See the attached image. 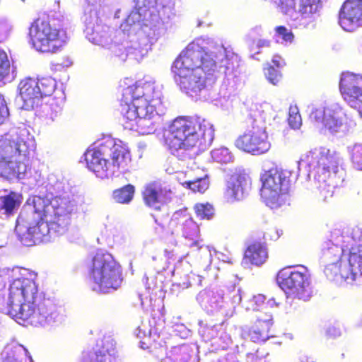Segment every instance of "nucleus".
<instances>
[{
    "instance_id": "nucleus-33",
    "label": "nucleus",
    "mask_w": 362,
    "mask_h": 362,
    "mask_svg": "<svg viewBox=\"0 0 362 362\" xmlns=\"http://www.w3.org/2000/svg\"><path fill=\"white\" fill-rule=\"evenodd\" d=\"M11 63L7 53L0 49V81L3 80L10 73Z\"/></svg>"
},
{
    "instance_id": "nucleus-4",
    "label": "nucleus",
    "mask_w": 362,
    "mask_h": 362,
    "mask_svg": "<svg viewBox=\"0 0 362 362\" xmlns=\"http://www.w3.org/2000/svg\"><path fill=\"white\" fill-rule=\"evenodd\" d=\"M37 276V273L22 268L9 286L8 313L24 326H45L56 317L57 305L40 291Z\"/></svg>"
},
{
    "instance_id": "nucleus-40",
    "label": "nucleus",
    "mask_w": 362,
    "mask_h": 362,
    "mask_svg": "<svg viewBox=\"0 0 362 362\" xmlns=\"http://www.w3.org/2000/svg\"><path fill=\"white\" fill-rule=\"evenodd\" d=\"M8 116V110L6 100L3 95H0V125L3 124L5 119Z\"/></svg>"
},
{
    "instance_id": "nucleus-12",
    "label": "nucleus",
    "mask_w": 362,
    "mask_h": 362,
    "mask_svg": "<svg viewBox=\"0 0 362 362\" xmlns=\"http://www.w3.org/2000/svg\"><path fill=\"white\" fill-rule=\"evenodd\" d=\"M291 174V170L277 165L261 174V197L268 206L276 209L281 206L282 195L289 191Z\"/></svg>"
},
{
    "instance_id": "nucleus-44",
    "label": "nucleus",
    "mask_w": 362,
    "mask_h": 362,
    "mask_svg": "<svg viewBox=\"0 0 362 362\" xmlns=\"http://www.w3.org/2000/svg\"><path fill=\"white\" fill-rule=\"evenodd\" d=\"M261 45H265V46H269V42H263L262 44Z\"/></svg>"
},
{
    "instance_id": "nucleus-47",
    "label": "nucleus",
    "mask_w": 362,
    "mask_h": 362,
    "mask_svg": "<svg viewBox=\"0 0 362 362\" xmlns=\"http://www.w3.org/2000/svg\"><path fill=\"white\" fill-rule=\"evenodd\" d=\"M197 244H198V241H197V240H196V241H194V242L193 243V245H197Z\"/></svg>"
},
{
    "instance_id": "nucleus-3",
    "label": "nucleus",
    "mask_w": 362,
    "mask_h": 362,
    "mask_svg": "<svg viewBox=\"0 0 362 362\" xmlns=\"http://www.w3.org/2000/svg\"><path fill=\"white\" fill-rule=\"evenodd\" d=\"M30 213L37 216L34 221L27 217L17 220L16 230L28 245L47 242L52 235L66 233L71 223L74 204L65 197L55 196L51 200L34 196L28 203Z\"/></svg>"
},
{
    "instance_id": "nucleus-10",
    "label": "nucleus",
    "mask_w": 362,
    "mask_h": 362,
    "mask_svg": "<svg viewBox=\"0 0 362 362\" xmlns=\"http://www.w3.org/2000/svg\"><path fill=\"white\" fill-rule=\"evenodd\" d=\"M49 16H40L30 25L29 36L35 49L43 53H56L66 44L68 36L63 28L62 20Z\"/></svg>"
},
{
    "instance_id": "nucleus-30",
    "label": "nucleus",
    "mask_w": 362,
    "mask_h": 362,
    "mask_svg": "<svg viewBox=\"0 0 362 362\" xmlns=\"http://www.w3.org/2000/svg\"><path fill=\"white\" fill-rule=\"evenodd\" d=\"M39 87L42 98L50 95L55 90L57 83L55 80L50 77H42L36 80Z\"/></svg>"
},
{
    "instance_id": "nucleus-31",
    "label": "nucleus",
    "mask_w": 362,
    "mask_h": 362,
    "mask_svg": "<svg viewBox=\"0 0 362 362\" xmlns=\"http://www.w3.org/2000/svg\"><path fill=\"white\" fill-rule=\"evenodd\" d=\"M324 263L326 264L324 272L328 279H335L338 276L343 279L342 273L344 272V269H341V262H334L333 261Z\"/></svg>"
},
{
    "instance_id": "nucleus-32",
    "label": "nucleus",
    "mask_w": 362,
    "mask_h": 362,
    "mask_svg": "<svg viewBox=\"0 0 362 362\" xmlns=\"http://www.w3.org/2000/svg\"><path fill=\"white\" fill-rule=\"evenodd\" d=\"M214 161L219 163H227L232 159L230 152L226 148H219L211 151Z\"/></svg>"
},
{
    "instance_id": "nucleus-36",
    "label": "nucleus",
    "mask_w": 362,
    "mask_h": 362,
    "mask_svg": "<svg viewBox=\"0 0 362 362\" xmlns=\"http://www.w3.org/2000/svg\"><path fill=\"white\" fill-rule=\"evenodd\" d=\"M351 158L355 167L362 170V144H356L353 146Z\"/></svg>"
},
{
    "instance_id": "nucleus-8",
    "label": "nucleus",
    "mask_w": 362,
    "mask_h": 362,
    "mask_svg": "<svg viewBox=\"0 0 362 362\" xmlns=\"http://www.w3.org/2000/svg\"><path fill=\"white\" fill-rule=\"evenodd\" d=\"M35 148V140L28 130L16 136L5 134L0 138V176L9 177L24 175L29 169V155Z\"/></svg>"
},
{
    "instance_id": "nucleus-27",
    "label": "nucleus",
    "mask_w": 362,
    "mask_h": 362,
    "mask_svg": "<svg viewBox=\"0 0 362 362\" xmlns=\"http://www.w3.org/2000/svg\"><path fill=\"white\" fill-rule=\"evenodd\" d=\"M1 205L0 209L4 211L6 215H12L14 211L17 209L20 204L21 201L18 199L15 192H10L8 194L1 196L0 197Z\"/></svg>"
},
{
    "instance_id": "nucleus-18",
    "label": "nucleus",
    "mask_w": 362,
    "mask_h": 362,
    "mask_svg": "<svg viewBox=\"0 0 362 362\" xmlns=\"http://www.w3.org/2000/svg\"><path fill=\"white\" fill-rule=\"evenodd\" d=\"M347 255L348 266L342 273L343 279L351 284H362V245H352Z\"/></svg>"
},
{
    "instance_id": "nucleus-23",
    "label": "nucleus",
    "mask_w": 362,
    "mask_h": 362,
    "mask_svg": "<svg viewBox=\"0 0 362 362\" xmlns=\"http://www.w3.org/2000/svg\"><path fill=\"white\" fill-rule=\"evenodd\" d=\"M245 178L240 175L232 177L224 192V199L228 203L240 201L244 196Z\"/></svg>"
},
{
    "instance_id": "nucleus-38",
    "label": "nucleus",
    "mask_w": 362,
    "mask_h": 362,
    "mask_svg": "<svg viewBox=\"0 0 362 362\" xmlns=\"http://www.w3.org/2000/svg\"><path fill=\"white\" fill-rule=\"evenodd\" d=\"M276 35L281 37L285 42H292L294 39V35L292 31L285 26L279 25L275 28Z\"/></svg>"
},
{
    "instance_id": "nucleus-5",
    "label": "nucleus",
    "mask_w": 362,
    "mask_h": 362,
    "mask_svg": "<svg viewBox=\"0 0 362 362\" xmlns=\"http://www.w3.org/2000/svg\"><path fill=\"white\" fill-rule=\"evenodd\" d=\"M209 130L206 120L201 117L179 116L165 130L163 144L179 159L190 158L192 151H200L206 146Z\"/></svg>"
},
{
    "instance_id": "nucleus-13",
    "label": "nucleus",
    "mask_w": 362,
    "mask_h": 362,
    "mask_svg": "<svg viewBox=\"0 0 362 362\" xmlns=\"http://www.w3.org/2000/svg\"><path fill=\"white\" fill-rule=\"evenodd\" d=\"M279 286L293 298L308 300L313 296L311 277L305 267H284L276 275Z\"/></svg>"
},
{
    "instance_id": "nucleus-14",
    "label": "nucleus",
    "mask_w": 362,
    "mask_h": 362,
    "mask_svg": "<svg viewBox=\"0 0 362 362\" xmlns=\"http://www.w3.org/2000/svg\"><path fill=\"white\" fill-rule=\"evenodd\" d=\"M339 90L343 99L351 107L362 108V75L343 73L339 81Z\"/></svg>"
},
{
    "instance_id": "nucleus-45",
    "label": "nucleus",
    "mask_w": 362,
    "mask_h": 362,
    "mask_svg": "<svg viewBox=\"0 0 362 362\" xmlns=\"http://www.w3.org/2000/svg\"><path fill=\"white\" fill-rule=\"evenodd\" d=\"M255 298H258V299H260V300H261V299H262V298H263V296H260V295H259V296L255 297Z\"/></svg>"
},
{
    "instance_id": "nucleus-25",
    "label": "nucleus",
    "mask_w": 362,
    "mask_h": 362,
    "mask_svg": "<svg viewBox=\"0 0 362 362\" xmlns=\"http://www.w3.org/2000/svg\"><path fill=\"white\" fill-rule=\"evenodd\" d=\"M135 191V187L133 185L127 184L113 190L112 198L117 204H128L133 200Z\"/></svg>"
},
{
    "instance_id": "nucleus-37",
    "label": "nucleus",
    "mask_w": 362,
    "mask_h": 362,
    "mask_svg": "<svg viewBox=\"0 0 362 362\" xmlns=\"http://www.w3.org/2000/svg\"><path fill=\"white\" fill-rule=\"evenodd\" d=\"M171 357L176 361L186 362L189 359L190 356L185 347L178 346L172 350Z\"/></svg>"
},
{
    "instance_id": "nucleus-16",
    "label": "nucleus",
    "mask_w": 362,
    "mask_h": 362,
    "mask_svg": "<svg viewBox=\"0 0 362 362\" xmlns=\"http://www.w3.org/2000/svg\"><path fill=\"white\" fill-rule=\"evenodd\" d=\"M310 118L315 122H322V128L330 133L339 131L343 124H346L345 112L341 108L324 110L322 108L313 110Z\"/></svg>"
},
{
    "instance_id": "nucleus-15",
    "label": "nucleus",
    "mask_w": 362,
    "mask_h": 362,
    "mask_svg": "<svg viewBox=\"0 0 362 362\" xmlns=\"http://www.w3.org/2000/svg\"><path fill=\"white\" fill-rule=\"evenodd\" d=\"M338 21L347 32L362 27V0H346L339 11Z\"/></svg>"
},
{
    "instance_id": "nucleus-9",
    "label": "nucleus",
    "mask_w": 362,
    "mask_h": 362,
    "mask_svg": "<svg viewBox=\"0 0 362 362\" xmlns=\"http://www.w3.org/2000/svg\"><path fill=\"white\" fill-rule=\"evenodd\" d=\"M88 275L93 289L104 293L117 290L122 281L120 264L107 252H98L91 258Z\"/></svg>"
},
{
    "instance_id": "nucleus-42",
    "label": "nucleus",
    "mask_w": 362,
    "mask_h": 362,
    "mask_svg": "<svg viewBox=\"0 0 362 362\" xmlns=\"http://www.w3.org/2000/svg\"><path fill=\"white\" fill-rule=\"evenodd\" d=\"M71 61L69 59L66 58L64 59L62 62L55 63L54 66L56 67H68L71 66Z\"/></svg>"
},
{
    "instance_id": "nucleus-21",
    "label": "nucleus",
    "mask_w": 362,
    "mask_h": 362,
    "mask_svg": "<svg viewBox=\"0 0 362 362\" xmlns=\"http://www.w3.org/2000/svg\"><path fill=\"white\" fill-rule=\"evenodd\" d=\"M171 223L178 226L185 238L194 240L199 236L200 228L194 219L187 214L175 213Z\"/></svg>"
},
{
    "instance_id": "nucleus-35",
    "label": "nucleus",
    "mask_w": 362,
    "mask_h": 362,
    "mask_svg": "<svg viewBox=\"0 0 362 362\" xmlns=\"http://www.w3.org/2000/svg\"><path fill=\"white\" fill-rule=\"evenodd\" d=\"M264 74L268 81L274 85H277L282 78V75L279 69L271 64H268L265 69Z\"/></svg>"
},
{
    "instance_id": "nucleus-11",
    "label": "nucleus",
    "mask_w": 362,
    "mask_h": 362,
    "mask_svg": "<svg viewBox=\"0 0 362 362\" xmlns=\"http://www.w3.org/2000/svg\"><path fill=\"white\" fill-rule=\"evenodd\" d=\"M247 129L235 141V146L246 153L259 156L267 152L271 144L262 112L257 107L251 108L245 119Z\"/></svg>"
},
{
    "instance_id": "nucleus-1",
    "label": "nucleus",
    "mask_w": 362,
    "mask_h": 362,
    "mask_svg": "<svg viewBox=\"0 0 362 362\" xmlns=\"http://www.w3.org/2000/svg\"><path fill=\"white\" fill-rule=\"evenodd\" d=\"M224 52L222 45L202 39L191 42L173 64L175 83L187 95H198L216 82L217 60Z\"/></svg>"
},
{
    "instance_id": "nucleus-26",
    "label": "nucleus",
    "mask_w": 362,
    "mask_h": 362,
    "mask_svg": "<svg viewBox=\"0 0 362 362\" xmlns=\"http://www.w3.org/2000/svg\"><path fill=\"white\" fill-rule=\"evenodd\" d=\"M180 184L185 188L189 189L194 192L204 193L209 187V180L206 175L200 177H192V180L181 181L180 177H177Z\"/></svg>"
},
{
    "instance_id": "nucleus-39",
    "label": "nucleus",
    "mask_w": 362,
    "mask_h": 362,
    "mask_svg": "<svg viewBox=\"0 0 362 362\" xmlns=\"http://www.w3.org/2000/svg\"><path fill=\"white\" fill-rule=\"evenodd\" d=\"M278 6L282 13H287L295 9L296 0H279Z\"/></svg>"
},
{
    "instance_id": "nucleus-2",
    "label": "nucleus",
    "mask_w": 362,
    "mask_h": 362,
    "mask_svg": "<svg viewBox=\"0 0 362 362\" xmlns=\"http://www.w3.org/2000/svg\"><path fill=\"white\" fill-rule=\"evenodd\" d=\"M119 111L124 129L149 134L155 131L152 119L163 105L162 93L154 82L124 77L119 83Z\"/></svg>"
},
{
    "instance_id": "nucleus-41",
    "label": "nucleus",
    "mask_w": 362,
    "mask_h": 362,
    "mask_svg": "<svg viewBox=\"0 0 362 362\" xmlns=\"http://www.w3.org/2000/svg\"><path fill=\"white\" fill-rule=\"evenodd\" d=\"M282 230L276 228H270L264 235L266 238L272 241H276L282 235Z\"/></svg>"
},
{
    "instance_id": "nucleus-22",
    "label": "nucleus",
    "mask_w": 362,
    "mask_h": 362,
    "mask_svg": "<svg viewBox=\"0 0 362 362\" xmlns=\"http://www.w3.org/2000/svg\"><path fill=\"white\" fill-rule=\"evenodd\" d=\"M268 258V250L265 243L254 241L249 244L244 252L246 262L255 266L262 265Z\"/></svg>"
},
{
    "instance_id": "nucleus-20",
    "label": "nucleus",
    "mask_w": 362,
    "mask_h": 362,
    "mask_svg": "<svg viewBox=\"0 0 362 362\" xmlns=\"http://www.w3.org/2000/svg\"><path fill=\"white\" fill-rule=\"evenodd\" d=\"M19 88L20 96L24 106L27 108H33L35 105H38L42 97L36 79L28 78L21 81Z\"/></svg>"
},
{
    "instance_id": "nucleus-34",
    "label": "nucleus",
    "mask_w": 362,
    "mask_h": 362,
    "mask_svg": "<svg viewBox=\"0 0 362 362\" xmlns=\"http://www.w3.org/2000/svg\"><path fill=\"white\" fill-rule=\"evenodd\" d=\"M288 122L294 129H299L302 124L301 116L296 106H291L288 112Z\"/></svg>"
},
{
    "instance_id": "nucleus-43",
    "label": "nucleus",
    "mask_w": 362,
    "mask_h": 362,
    "mask_svg": "<svg viewBox=\"0 0 362 362\" xmlns=\"http://www.w3.org/2000/svg\"><path fill=\"white\" fill-rule=\"evenodd\" d=\"M281 57L279 55H274L272 59L274 66L277 69H279L281 66Z\"/></svg>"
},
{
    "instance_id": "nucleus-7",
    "label": "nucleus",
    "mask_w": 362,
    "mask_h": 362,
    "mask_svg": "<svg viewBox=\"0 0 362 362\" xmlns=\"http://www.w3.org/2000/svg\"><path fill=\"white\" fill-rule=\"evenodd\" d=\"M83 156L87 168L102 179L127 168L131 161L127 145L111 137L103 139L98 146L87 149Z\"/></svg>"
},
{
    "instance_id": "nucleus-17",
    "label": "nucleus",
    "mask_w": 362,
    "mask_h": 362,
    "mask_svg": "<svg viewBox=\"0 0 362 362\" xmlns=\"http://www.w3.org/2000/svg\"><path fill=\"white\" fill-rule=\"evenodd\" d=\"M171 191L158 182L153 181L144 185L141 197L144 204L150 209L160 211L161 206L170 199Z\"/></svg>"
},
{
    "instance_id": "nucleus-24",
    "label": "nucleus",
    "mask_w": 362,
    "mask_h": 362,
    "mask_svg": "<svg viewBox=\"0 0 362 362\" xmlns=\"http://www.w3.org/2000/svg\"><path fill=\"white\" fill-rule=\"evenodd\" d=\"M342 250L331 241H325L321 245L320 259L323 262H341Z\"/></svg>"
},
{
    "instance_id": "nucleus-19",
    "label": "nucleus",
    "mask_w": 362,
    "mask_h": 362,
    "mask_svg": "<svg viewBox=\"0 0 362 362\" xmlns=\"http://www.w3.org/2000/svg\"><path fill=\"white\" fill-rule=\"evenodd\" d=\"M272 325V315H266L264 317L259 316L255 325L248 332L250 339L255 343H261L274 337L271 332Z\"/></svg>"
},
{
    "instance_id": "nucleus-46",
    "label": "nucleus",
    "mask_w": 362,
    "mask_h": 362,
    "mask_svg": "<svg viewBox=\"0 0 362 362\" xmlns=\"http://www.w3.org/2000/svg\"><path fill=\"white\" fill-rule=\"evenodd\" d=\"M358 112H359V114L361 115V117H362V111L360 110V109H358Z\"/></svg>"
},
{
    "instance_id": "nucleus-29",
    "label": "nucleus",
    "mask_w": 362,
    "mask_h": 362,
    "mask_svg": "<svg viewBox=\"0 0 362 362\" xmlns=\"http://www.w3.org/2000/svg\"><path fill=\"white\" fill-rule=\"evenodd\" d=\"M193 209L196 216L202 220H210L215 214L214 206L209 202L197 203L194 204Z\"/></svg>"
},
{
    "instance_id": "nucleus-28",
    "label": "nucleus",
    "mask_w": 362,
    "mask_h": 362,
    "mask_svg": "<svg viewBox=\"0 0 362 362\" xmlns=\"http://www.w3.org/2000/svg\"><path fill=\"white\" fill-rule=\"evenodd\" d=\"M112 355L107 351H84L82 352V362H112Z\"/></svg>"
},
{
    "instance_id": "nucleus-6",
    "label": "nucleus",
    "mask_w": 362,
    "mask_h": 362,
    "mask_svg": "<svg viewBox=\"0 0 362 362\" xmlns=\"http://www.w3.org/2000/svg\"><path fill=\"white\" fill-rule=\"evenodd\" d=\"M314 172L320 197L325 201L332 197L334 189L344 180V170L339 153L325 147L308 152L301 160Z\"/></svg>"
}]
</instances>
